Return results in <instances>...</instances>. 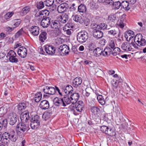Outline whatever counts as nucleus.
I'll use <instances>...</instances> for the list:
<instances>
[{
  "mask_svg": "<svg viewBox=\"0 0 146 146\" xmlns=\"http://www.w3.org/2000/svg\"><path fill=\"white\" fill-rule=\"evenodd\" d=\"M108 127L106 126H102L100 127V130L103 132L105 133L106 132Z\"/></svg>",
  "mask_w": 146,
  "mask_h": 146,
  "instance_id": "obj_56",
  "label": "nucleus"
},
{
  "mask_svg": "<svg viewBox=\"0 0 146 146\" xmlns=\"http://www.w3.org/2000/svg\"><path fill=\"white\" fill-rule=\"evenodd\" d=\"M117 25L122 29L123 28L124 26V24L122 20H120L119 22H118Z\"/></svg>",
  "mask_w": 146,
  "mask_h": 146,
  "instance_id": "obj_57",
  "label": "nucleus"
},
{
  "mask_svg": "<svg viewBox=\"0 0 146 146\" xmlns=\"http://www.w3.org/2000/svg\"><path fill=\"white\" fill-rule=\"evenodd\" d=\"M31 7L29 6H26L24 7L22 10L20 12V14L21 16L26 15L30 11Z\"/></svg>",
  "mask_w": 146,
  "mask_h": 146,
  "instance_id": "obj_28",
  "label": "nucleus"
},
{
  "mask_svg": "<svg viewBox=\"0 0 146 146\" xmlns=\"http://www.w3.org/2000/svg\"><path fill=\"white\" fill-rule=\"evenodd\" d=\"M73 90L72 87L70 85L67 86L63 90V92L67 94H72L73 92Z\"/></svg>",
  "mask_w": 146,
  "mask_h": 146,
  "instance_id": "obj_30",
  "label": "nucleus"
},
{
  "mask_svg": "<svg viewBox=\"0 0 146 146\" xmlns=\"http://www.w3.org/2000/svg\"><path fill=\"white\" fill-rule=\"evenodd\" d=\"M134 43L139 46H144L146 44V40L143 38L142 35L141 34L136 35L134 38Z\"/></svg>",
  "mask_w": 146,
  "mask_h": 146,
  "instance_id": "obj_2",
  "label": "nucleus"
},
{
  "mask_svg": "<svg viewBox=\"0 0 146 146\" xmlns=\"http://www.w3.org/2000/svg\"><path fill=\"white\" fill-rule=\"evenodd\" d=\"M40 108L43 110H46L49 108V102L46 100L42 101L39 105Z\"/></svg>",
  "mask_w": 146,
  "mask_h": 146,
  "instance_id": "obj_23",
  "label": "nucleus"
},
{
  "mask_svg": "<svg viewBox=\"0 0 146 146\" xmlns=\"http://www.w3.org/2000/svg\"><path fill=\"white\" fill-rule=\"evenodd\" d=\"M82 82V80L80 77H76L73 81V85L76 88H77L79 85L81 84Z\"/></svg>",
  "mask_w": 146,
  "mask_h": 146,
  "instance_id": "obj_27",
  "label": "nucleus"
},
{
  "mask_svg": "<svg viewBox=\"0 0 146 146\" xmlns=\"http://www.w3.org/2000/svg\"><path fill=\"white\" fill-rule=\"evenodd\" d=\"M68 5L66 3H63L60 5L58 7L57 10L59 13L65 12L68 8Z\"/></svg>",
  "mask_w": 146,
  "mask_h": 146,
  "instance_id": "obj_12",
  "label": "nucleus"
},
{
  "mask_svg": "<svg viewBox=\"0 0 146 146\" xmlns=\"http://www.w3.org/2000/svg\"><path fill=\"white\" fill-rule=\"evenodd\" d=\"M43 91L44 93L50 95L54 94L56 93L55 87L46 86L43 89Z\"/></svg>",
  "mask_w": 146,
  "mask_h": 146,
  "instance_id": "obj_11",
  "label": "nucleus"
},
{
  "mask_svg": "<svg viewBox=\"0 0 146 146\" xmlns=\"http://www.w3.org/2000/svg\"><path fill=\"white\" fill-rule=\"evenodd\" d=\"M121 7L126 11H128L130 8L129 6V2L126 1H123L121 3Z\"/></svg>",
  "mask_w": 146,
  "mask_h": 146,
  "instance_id": "obj_33",
  "label": "nucleus"
},
{
  "mask_svg": "<svg viewBox=\"0 0 146 146\" xmlns=\"http://www.w3.org/2000/svg\"><path fill=\"white\" fill-rule=\"evenodd\" d=\"M104 49L103 50L102 48L98 47L94 49V52L96 54V56H100L102 55L104 56H108L109 55H104L105 52H104Z\"/></svg>",
  "mask_w": 146,
  "mask_h": 146,
  "instance_id": "obj_20",
  "label": "nucleus"
},
{
  "mask_svg": "<svg viewBox=\"0 0 146 146\" xmlns=\"http://www.w3.org/2000/svg\"><path fill=\"white\" fill-rule=\"evenodd\" d=\"M42 94L41 92H38L36 93L34 98L35 101L36 102H38L41 100L42 98Z\"/></svg>",
  "mask_w": 146,
  "mask_h": 146,
  "instance_id": "obj_39",
  "label": "nucleus"
},
{
  "mask_svg": "<svg viewBox=\"0 0 146 146\" xmlns=\"http://www.w3.org/2000/svg\"><path fill=\"white\" fill-rule=\"evenodd\" d=\"M49 11L46 9H45L40 11L38 13H36L35 15L36 17H38V19L41 20L42 19L49 18L47 17L49 14Z\"/></svg>",
  "mask_w": 146,
  "mask_h": 146,
  "instance_id": "obj_7",
  "label": "nucleus"
},
{
  "mask_svg": "<svg viewBox=\"0 0 146 146\" xmlns=\"http://www.w3.org/2000/svg\"><path fill=\"white\" fill-rule=\"evenodd\" d=\"M72 31L70 29H67L65 31V32H66V33L67 35H70L71 34Z\"/></svg>",
  "mask_w": 146,
  "mask_h": 146,
  "instance_id": "obj_64",
  "label": "nucleus"
},
{
  "mask_svg": "<svg viewBox=\"0 0 146 146\" xmlns=\"http://www.w3.org/2000/svg\"><path fill=\"white\" fill-rule=\"evenodd\" d=\"M14 13L13 12H8L4 16V18L6 19H8L10 18L14 14Z\"/></svg>",
  "mask_w": 146,
  "mask_h": 146,
  "instance_id": "obj_50",
  "label": "nucleus"
},
{
  "mask_svg": "<svg viewBox=\"0 0 146 146\" xmlns=\"http://www.w3.org/2000/svg\"><path fill=\"white\" fill-rule=\"evenodd\" d=\"M44 2L46 6L50 7L53 5L54 2V0H45Z\"/></svg>",
  "mask_w": 146,
  "mask_h": 146,
  "instance_id": "obj_46",
  "label": "nucleus"
},
{
  "mask_svg": "<svg viewBox=\"0 0 146 146\" xmlns=\"http://www.w3.org/2000/svg\"><path fill=\"white\" fill-rule=\"evenodd\" d=\"M96 47V44L94 42H92L89 45V50L90 51H92L94 50V48Z\"/></svg>",
  "mask_w": 146,
  "mask_h": 146,
  "instance_id": "obj_47",
  "label": "nucleus"
},
{
  "mask_svg": "<svg viewBox=\"0 0 146 146\" xmlns=\"http://www.w3.org/2000/svg\"><path fill=\"white\" fill-rule=\"evenodd\" d=\"M63 100L62 98L55 97L53 100L54 105L56 106H62L64 107V106H65V104L64 102L63 103Z\"/></svg>",
  "mask_w": 146,
  "mask_h": 146,
  "instance_id": "obj_16",
  "label": "nucleus"
},
{
  "mask_svg": "<svg viewBox=\"0 0 146 146\" xmlns=\"http://www.w3.org/2000/svg\"><path fill=\"white\" fill-rule=\"evenodd\" d=\"M69 17L68 14L64 13L62 14L59 18V21L62 23H65L68 21Z\"/></svg>",
  "mask_w": 146,
  "mask_h": 146,
  "instance_id": "obj_21",
  "label": "nucleus"
},
{
  "mask_svg": "<svg viewBox=\"0 0 146 146\" xmlns=\"http://www.w3.org/2000/svg\"><path fill=\"white\" fill-rule=\"evenodd\" d=\"M23 32V29H21L15 35V37H18L19 36L21 35Z\"/></svg>",
  "mask_w": 146,
  "mask_h": 146,
  "instance_id": "obj_55",
  "label": "nucleus"
},
{
  "mask_svg": "<svg viewBox=\"0 0 146 146\" xmlns=\"http://www.w3.org/2000/svg\"><path fill=\"white\" fill-rule=\"evenodd\" d=\"M105 134L108 135L112 137L115 136L116 133L115 130L111 129L110 128H109L108 127L105 133Z\"/></svg>",
  "mask_w": 146,
  "mask_h": 146,
  "instance_id": "obj_35",
  "label": "nucleus"
},
{
  "mask_svg": "<svg viewBox=\"0 0 146 146\" xmlns=\"http://www.w3.org/2000/svg\"><path fill=\"white\" fill-rule=\"evenodd\" d=\"M108 31V34L111 36H114L117 33V31L114 29H109Z\"/></svg>",
  "mask_w": 146,
  "mask_h": 146,
  "instance_id": "obj_45",
  "label": "nucleus"
},
{
  "mask_svg": "<svg viewBox=\"0 0 146 146\" xmlns=\"http://www.w3.org/2000/svg\"><path fill=\"white\" fill-rule=\"evenodd\" d=\"M91 27L93 30L92 34L94 38L98 40L101 38L103 36V33L100 29L95 27L93 25H91Z\"/></svg>",
  "mask_w": 146,
  "mask_h": 146,
  "instance_id": "obj_3",
  "label": "nucleus"
},
{
  "mask_svg": "<svg viewBox=\"0 0 146 146\" xmlns=\"http://www.w3.org/2000/svg\"><path fill=\"white\" fill-rule=\"evenodd\" d=\"M120 49L118 47H114L112 50V53L114 54V53H117V52L120 51Z\"/></svg>",
  "mask_w": 146,
  "mask_h": 146,
  "instance_id": "obj_58",
  "label": "nucleus"
},
{
  "mask_svg": "<svg viewBox=\"0 0 146 146\" xmlns=\"http://www.w3.org/2000/svg\"><path fill=\"white\" fill-rule=\"evenodd\" d=\"M45 50L46 53L50 55H52L55 52L56 49L52 45L47 44L45 46Z\"/></svg>",
  "mask_w": 146,
  "mask_h": 146,
  "instance_id": "obj_13",
  "label": "nucleus"
},
{
  "mask_svg": "<svg viewBox=\"0 0 146 146\" xmlns=\"http://www.w3.org/2000/svg\"><path fill=\"white\" fill-rule=\"evenodd\" d=\"M42 118L45 120L48 119L50 117V114L48 112L44 113L42 116Z\"/></svg>",
  "mask_w": 146,
  "mask_h": 146,
  "instance_id": "obj_49",
  "label": "nucleus"
},
{
  "mask_svg": "<svg viewBox=\"0 0 146 146\" xmlns=\"http://www.w3.org/2000/svg\"><path fill=\"white\" fill-rule=\"evenodd\" d=\"M88 38V34L85 31H84L80 32L77 34V39L79 43H82L85 42Z\"/></svg>",
  "mask_w": 146,
  "mask_h": 146,
  "instance_id": "obj_1",
  "label": "nucleus"
},
{
  "mask_svg": "<svg viewBox=\"0 0 146 146\" xmlns=\"http://www.w3.org/2000/svg\"><path fill=\"white\" fill-rule=\"evenodd\" d=\"M50 25L52 28L58 29L59 26V23L57 21H50Z\"/></svg>",
  "mask_w": 146,
  "mask_h": 146,
  "instance_id": "obj_32",
  "label": "nucleus"
},
{
  "mask_svg": "<svg viewBox=\"0 0 146 146\" xmlns=\"http://www.w3.org/2000/svg\"><path fill=\"white\" fill-rule=\"evenodd\" d=\"M29 30L34 36H37L39 34V28L38 26H32L30 28Z\"/></svg>",
  "mask_w": 146,
  "mask_h": 146,
  "instance_id": "obj_15",
  "label": "nucleus"
},
{
  "mask_svg": "<svg viewBox=\"0 0 146 146\" xmlns=\"http://www.w3.org/2000/svg\"><path fill=\"white\" fill-rule=\"evenodd\" d=\"M62 99L63 100V103L64 102L65 106H64V107H66L67 105L70 104L71 103H72V101L69 97V96L67 95H64L63 98H62Z\"/></svg>",
  "mask_w": 146,
  "mask_h": 146,
  "instance_id": "obj_25",
  "label": "nucleus"
},
{
  "mask_svg": "<svg viewBox=\"0 0 146 146\" xmlns=\"http://www.w3.org/2000/svg\"><path fill=\"white\" fill-rule=\"evenodd\" d=\"M72 18L75 21L79 22L80 23H82L84 22L83 19L80 15H73Z\"/></svg>",
  "mask_w": 146,
  "mask_h": 146,
  "instance_id": "obj_31",
  "label": "nucleus"
},
{
  "mask_svg": "<svg viewBox=\"0 0 146 146\" xmlns=\"http://www.w3.org/2000/svg\"><path fill=\"white\" fill-rule=\"evenodd\" d=\"M91 110L92 113L94 115L98 116L100 112V108L96 107H92L91 108Z\"/></svg>",
  "mask_w": 146,
  "mask_h": 146,
  "instance_id": "obj_36",
  "label": "nucleus"
},
{
  "mask_svg": "<svg viewBox=\"0 0 146 146\" xmlns=\"http://www.w3.org/2000/svg\"><path fill=\"white\" fill-rule=\"evenodd\" d=\"M29 119L30 118L28 112L25 111L21 114L20 119L23 122H27Z\"/></svg>",
  "mask_w": 146,
  "mask_h": 146,
  "instance_id": "obj_18",
  "label": "nucleus"
},
{
  "mask_svg": "<svg viewBox=\"0 0 146 146\" xmlns=\"http://www.w3.org/2000/svg\"><path fill=\"white\" fill-rule=\"evenodd\" d=\"M7 56L10 57H15L16 56V54L14 51L10 50L7 54Z\"/></svg>",
  "mask_w": 146,
  "mask_h": 146,
  "instance_id": "obj_52",
  "label": "nucleus"
},
{
  "mask_svg": "<svg viewBox=\"0 0 146 146\" xmlns=\"http://www.w3.org/2000/svg\"><path fill=\"white\" fill-rule=\"evenodd\" d=\"M79 98V95L78 94L75 93L72 94L70 96V98L72 101V104H74L76 103Z\"/></svg>",
  "mask_w": 146,
  "mask_h": 146,
  "instance_id": "obj_24",
  "label": "nucleus"
},
{
  "mask_svg": "<svg viewBox=\"0 0 146 146\" xmlns=\"http://www.w3.org/2000/svg\"><path fill=\"white\" fill-rule=\"evenodd\" d=\"M18 54L21 58L25 57L27 54L26 48L23 46L19 47L17 52Z\"/></svg>",
  "mask_w": 146,
  "mask_h": 146,
  "instance_id": "obj_14",
  "label": "nucleus"
},
{
  "mask_svg": "<svg viewBox=\"0 0 146 146\" xmlns=\"http://www.w3.org/2000/svg\"><path fill=\"white\" fill-rule=\"evenodd\" d=\"M29 125L28 124H25L24 123H20L18 124L16 127V130L21 133L25 132L26 130L28 129Z\"/></svg>",
  "mask_w": 146,
  "mask_h": 146,
  "instance_id": "obj_9",
  "label": "nucleus"
},
{
  "mask_svg": "<svg viewBox=\"0 0 146 146\" xmlns=\"http://www.w3.org/2000/svg\"><path fill=\"white\" fill-rule=\"evenodd\" d=\"M21 20L20 19H17L14 20V25L15 27H17L21 23Z\"/></svg>",
  "mask_w": 146,
  "mask_h": 146,
  "instance_id": "obj_54",
  "label": "nucleus"
},
{
  "mask_svg": "<svg viewBox=\"0 0 146 146\" xmlns=\"http://www.w3.org/2000/svg\"><path fill=\"white\" fill-rule=\"evenodd\" d=\"M17 138V137L16 135H15V132L14 131H11V134L10 138V139L13 142L15 141Z\"/></svg>",
  "mask_w": 146,
  "mask_h": 146,
  "instance_id": "obj_43",
  "label": "nucleus"
},
{
  "mask_svg": "<svg viewBox=\"0 0 146 146\" xmlns=\"http://www.w3.org/2000/svg\"><path fill=\"white\" fill-rule=\"evenodd\" d=\"M68 27V28H72L74 27V26L72 25V24L70 23H68L67 24H66L65 25V28L66 29V27Z\"/></svg>",
  "mask_w": 146,
  "mask_h": 146,
  "instance_id": "obj_63",
  "label": "nucleus"
},
{
  "mask_svg": "<svg viewBox=\"0 0 146 146\" xmlns=\"http://www.w3.org/2000/svg\"><path fill=\"white\" fill-rule=\"evenodd\" d=\"M97 99L99 103L101 105H104L105 101L102 95H98L97 97Z\"/></svg>",
  "mask_w": 146,
  "mask_h": 146,
  "instance_id": "obj_42",
  "label": "nucleus"
},
{
  "mask_svg": "<svg viewBox=\"0 0 146 146\" xmlns=\"http://www.w3.org/2000/svg\"><path fill=\"white\" fill-rule=\"evenodd\" d=\"M40 25L44 28H46L50 25V19L49 18L42 19Z\"/></svg>",
  "mask_w": 146,
  "mask_h": 146,
  "instance_id": "obj_22",
  "label": "nucleus"
},
{
  "mask_svg": "<svg viewBox=\"0 0 146 146\" xmlns=\"http://www.w3.org/2000/svg\"><path fill=\"white\" fill-rule=\"evenodd\" d=\"M70 50L69 46L66 44L60 46L58 48V52L62 56L68 54Z\"/></svg>",
  "mask_w": 146,
  "mask_h": 146,
  "instance_id": "obj_5",
  "label": "nucleus"
},
{
  "mask_svg": "<svg viewBox=\"0 0 146 146\" xmlns=\"http://www.w3.org/2000/svg\"><path fill=\"white\" fill-rule=\"evenodd\" d=\"M113 7L115 10L119 9L121 7V3L119 1H117L113 2Z\"/></svg>",
  "mask_w": 146,
  "mask_h": 146,
  "instance_id": "obj_40",
  "label": "nucleus"
},
{
  "mask_svg": "<svg viewBox=\"0 0 146 146\" xmlns=\"http://www.w3.org/2000/svg\"><path fill=\"white\" fill-rule=\"evenodd\" d=\"M122 82V79L120 77L119 79L116 80L115 81H113L112 83V88L113 90L115 91H116L117 89L119 88L118 86Z\"/></svg>",
  "mask_w": 146,
  "mask_h": 146,
  "instance_id": "obj_19",
  "label": "nucleus"
},
{
  "mask_svg": "<svg viewBox=\"0 0 146 146\" xmlns=\"http://www.w3.org/2000/svg\"><path fill=\"white\" fill-rule=\"evenodd\" d=\"M131 45L135 48L137 49L138 48V47L136 44L134 43L132 41L130 44L128 42H123L121 46V48L124 51H131L132 49L131 46Z\"/></svg>",
  "mask_w": 146,
  "mask_h": 146,
  "instance_id": "obj_6",
  "label": "nucleus"
},
{
  "mask_svg": "<svg viewBox=\"0 0 146 146\" xmlns=\"http://www.w3.org/2000/svg\"><path fill=\"white\" fill-rule=\"evenodd\" d=\"M78 11L82 13H85L86 11V6L83 4H81L78 7Z\"/></svg>",
  "mask_w": 146,
  "mask_h": 146,
  "instance_id": "obj_37",
  "label": "nucleus"
},
{
  "mask_svg": "<svg viewBox=\"0 0 146 146\" xmlns=\"http://www.w3.org/2000/svg\"><path fill=\"white\" fill-rule=\"evenodd\" d=\"M47 33L45 31L42 32L39 36V40L42 42H44L47 38Z\"/></svg>",
  "mask_w": 146,
  "mask_h": 146,
  "instance_id": "obj_34",
  "label": "nucleus"
},
{
  "mask_svg": "<svg viewBox=\"0 0 146 146\" xmlns=\"http://www.w3.org/2000/svg\"><path fill=\"white\" fill-rule=\"evenodd\" d=\"M113 1L112 0H106L104 3H105L107 5H113Z\"/></svg>",
  "mask_w": 146,
  "mask_h": 146,
  "instance_id": "obj_61",
  "label": "nucleus"
},
{
  "mask_svg": "<svg viewBox=\"0 0 146 146\" xmlns=\"http://www.w3.org/2000/svg\"><path fill=\"white\" fill-rule=\"evenodd\" d=\"M39 117L37 115H32L30 117L31 122H39Z\"/></svg>",
  "mask_w": 146,
  "mask_h": 146,
  "instance_id": "obj_41",
  "label": "nucleus"
},
{
  "mask_svg": "<svg viewBox=\"0 0 146 146\" xmlns=\"http://www.w3.org/2000/svg\"><path fill=\"white\" fill-rule=\"evenodd\" d=\"M91 25H94V26L95 27H97V28L100 29V30L101 29L105 30L106 29H109V28H108V26L107 25L106 23H101L99 25H98L96 23H92Z\"/></svg>",
  "mask_w": 146,
  "mask_h": 146,
  "instance_id": "obj_26",
  "label": "nucleus"
},
{
  "mask_svg": "<svg viewBox=\"0 0 146 146\" xmlns=\"http://www.w3.org/2000/svg\"><path fill=\"white\" fill-rule=\"evenodd\" d=\"M108 46H107L104 48V52H105L104 55H110L112 53V50L115 47L114 40H111L109 41Z\"/></svg>",
  "mask_w": 146,
  "mask_h": 146,
  "instance_id": "obj_4",
  "label": "nucleus"
},
{
  "mask_svg": "<svg viewBox=\"0 0 146 146\" xmlns=\"http://www.w3.org/2000/svg\"><path fill=\"white\" fill-rule=\"evenodd\" d=\"M9 60L10 62L12 63H17L18 62V59L15 57H9Z\"/></svg>",
  "mask_w": 146,
  "mask_h": 146,
  "instance_id": "obj_53",
  "label": "nucleus"
},
{
  "mask_svg": "<svg viewBox=\"0 0 146 146\" xmlns=\"http://www.w3.org/2000/svg\"><path fill=\"white\" fill-rule=\"evenodd\" d=\"M92 63V62L87 60H85L84 62V64L85 65L90 66Z\"/></svg>",
  "mask_w": 146,
  "mask_h": 146,
  "instance_id": "obj_62",
  "label": "nucleus"
},
{
  "mask_svg": "<svg viewBox=\"0 0 146 146\" xmlns=\"http://www.w3.org/2000/svg\"><path fill=\"white\" fill-rule=\"evenodd\" d=\"M77 7V6H76L75 3H73L70 8L69 11L73 12L76 10Z\"/></svg>",
  "mask_w": 146,
  "mask_h": 146,
  "instance_id": "obj_51",
  "label": "nucleus"
},
{
  "mask_svg": "<svg viewBox=\"0 0 146 146\" xmlns=\"http://www.w3.org/2000/svg\"><path fill=\"white\" fill-rule=\"evenodd\" d=\"M40 125L39 122H31L30 125L32 129H35L38 128Z\"/></svg>",
  "mask_w": 146,
  "mask_h": 146,
  "instance_id": "obj_38",
  "label": "nucleus"
},
{
  "mask_svg": "<svg viewBox=\"0 0 146 146\" xmlns=\"http://www.w3.org/2000/svg\"><path fill=\"white\" fill-rule=\"evenodd\" d=\"M11 134V132L10 133L7 132H5L3 133V135L4 136H7V137L8 138V139H10V137Z\"/></svg>",
  "mask_w": 146,
  "mask_h": 146,
  "instance_id": "obj_60",
  "label": "nucleus"
},
{
  "mask_svg": "<svg viewBox=\"0 0 146 146\" xmlns=\"http://www.w3.org/2000/svg\"><path fill=\"white\" fill-rule=\"evenodd\" d=\"M84 104L82 101H79L78 103L76 105V107L73 106L72 108H71L72 110L74 111V115H76L75 113V110L81 112L83 109L84 107Z\"/></svg>",
  "mask_w": 146,
  "mask_h": 146,
  "instance_id": "obj_10",
  "label": "nucleus"
},
{
  "mask_svg": "<svg viewBox=\"0 0 146 146\" xmlns=\"http://www.w3.org/2000/svg\"><path fill=\"white\" fill-rule=\"evenodd\" d=\"M29 105L27 102H24L19 103L17 105V108L19 110L22 111L25 110Z\"/></svg>",
  "mask_w": 146,
  "mask_h": 146,
  "instance_id": "obj_29",
  "label": "nucleus"
},
{
  "mask_svg": "<svg viewBox=\"0 0 146 146\" xmlns=\"http://www.w3.org/2000/svg\"><path fill=\"white\" fill-rule=\"evenodd\" d=\"M45 5L44 2L42 1H40L39 2H37L36 4V7L37 8L41 9L44 7Z\"/></svg>",
  "mask_w": 146,
  "mask_h": 146,
  "instance_id": "obj_48",
  "label": "nucleus"
},
{
  "mask_svg": "<svg viewBox=\"0 0 146 146\" xmlns=\"http://www.w3.org/2000/svg\"><path fill=\"white\" fill-rule=\"evenodd\" d=\"M7 119H4L2 121V123L3 127H6L7 124Z\"/></svg>",
  "mask_w": 146,
  "mask_h": 146,
  "instance_id": "obj_59",
  "label": "nucleus"
},
{
  "mask_svg": "<svg viewBox=\"0 0 146 146\" xmlns=\"http://www.w3.org/2000/svg\"><path fill=\"white\" fill-rule=\"evenodd\" d=\"M116 16L115 14H111L108 16V20L109 22H112L116 19Z\"/></svg>",
  "mask_w": 146,
  "mask_h": 146,
  "instance_id": "obj_44",
  "label": "nucleus"
},
{
  "mask_svg": "<svg viewBox=\"0 0 146 146\" xmlns=\"http://www.w3.org/2000/svg\"><path fill=\"white\" fill-rule=\"evenodd\" d=\"M124 36L126 40L129 42L134 36L135 34L133 31L130 30L126 31Z\"/></svg>",
  "mask_w": 146,
  "mask_h": 146,
  "instance_id": "obj_17",
  "label": "nucleus"
},
{
  "mask_svg": "<svg viewBox=\"0 0 146 146\" xmlns=\"http://www.w3.org/2000/svg\"><path fill=\"white\" fill-rule=\"evenodd\" d=\"M17 116L15 113H10L8 117L9 123L11 125H14L17 122Z\"/></svg>",
  "mask_w": 146,
  "mask_h": 146,
  "instance_id": "obj_8",
  "label": "nucleus"
}]
</instances>
